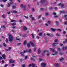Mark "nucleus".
Returning <instances> with one entry per match:
<instances>
[{
    "label": "nucleus",
    "instance_id": "f257e3e1",
    "mask_svg": "<svg viewBox=\"0 0 67 67\" xmlns=\"http://www.w3.org/2000/svg\"><path fill=\"white\" fill-rule=\"evenodd\" d=\"M8 35L9 36V42H11L13 39V36H12L11 34H8Z\"/></svg>",
    "mask_w": 67,
    "mask_h": 67
},
{
    "label": "nucleus",
    "instance_id": "f03ea898",
    "mask_svg": "<svg viewBox=\"0 0 67 67\" xmlns=\"http://www.w3.org/2000/svg\"><path fill=\"white\" fill-rule=\"evenodd\" d=\"M27 52V50H26L25 51L24 50L23 51V52H20V54L22 56H24V53H26Z\"/></svg>",
    "mask_w": 67,
    "mask_h": 67
},
{
    "label": "nucleus",
    "instance_id": "7ed1b4c3",
    "mask_svg": "<svg viewBox=\"0 0 67 67\" xmlns=\"http://www.w3.org/2000/svg\"><path fill=\"white\" fill-rule=\"evenodd\" d=\"M58 5H61V8H62L64 7V6L65 5V4L60 3Z\"/></svg>",
    "mask_w": 67,
    "mask_h": 67
},
{
    "label": "nucleus",
    "instance_id": "20e7f679",
    "mask_svg": "<svg viewBox=\"0 0 67 67\" xmlns=\"http://www.w3.org/2000/svg\"><path fill=\"white\" fill-rule=\"evenodd\" d=\"M15 62V61L12 59H10L9 60V63H14Z\"/></svg>",
    "mask_w": 67,
    "mask_h": 67
},
{
    "label": "nucleus",
    "instance_id": "39448f33",
    "mask_svg": "<svg viewBox=\"0 0 67 67\" xmlns=\"http://www.w3.org/2000/svg\"><path fill=\"white\" fill-rule=\"evenodd\" d=\"M30 43L31 45H32L33 47H35V45L32 42V41L30 42Z\"/></svg>",
    "mask_w": 67,
    "mask_h": 67
},
{
    "label": "nucleus",
    "instance_id": "423d86ee",
    "mask_svg": "<svg viewBox=\"0 0 67 67\" xmlns=\"http://www.w3.org/2000/svg\"><path fill=\"white\" fill-rule=\"evenodd\" d=\"M54 66L55 67H58L59 66V64L58 63H55L54 65Z\"/></svg>",
    "mask_w": 67,
    "mask_h": 67
},
{
    "label": "nucleus",
    "instance_id": "0eeeda50",
    "mask_svg": "<svg viewBox=\"0 0 67 67\" xmlns=\"http://www.w3.org/2000/svg\"><path fill=\"white\" fill-rule=\"evenodd\" d=\"M64 49H65L66 50V49H67V46H66V47H63V50L64 51Z\"/></svg>",
    "mask_w": 67,
    "mask_h": 67
},
{
    "label": "nucleus",
    "instance_id": "6e6552de",
    "mask_svg": "<svg viewBox=\"0 0 67 67\" xmlns=\"http://www.w3.org/2000/svg\"><path fill=\"white\" fill-rule=\"evenodd\" d=\"M60 13H64V14H65L66 13V12H65V11H60Z\"/></svg>",
    "mask_w": 67,
    "mask_h": 67
},
{
    "label": "nucleus",
    "instance_id": "1a4fd4ad",
    "mask_svg": "<svg viewBox=\"0 0 67 67\" xmlns=\"http://www.w3.org/2000/svg\"><path fill=\"white\" fill-rule=\"evenodd\" d=\"M51 30L52 31H53V32H55V31H56V29H53L52 28H51Z\"/></svg>",
    "mask_w": 67,
    "mask_h": 67
},
{
    "label": "nucleus",
    "instance_id": "9d476101",
    "mask_svg": "<svg viewBox=\"0 0 67 67\" xmlns=\"http://www.w3.org/2000/svg\"><path fill=\"white\" fill-rule=\"evenodd\" d=\"M27 42V41H26V40H25L24 42L23 43V44L24 45H26L27 43V42Z\"/></svg>",
    "mask_w": 67,
    "mask_h": 67
},
{
    "label": "nucleus",
    "instance_id": "9b49d317",
    "mask_svg": "<svg viewBox=\"0 0 67 67\" xmlns=\"http://www.w3.org/2000/svg\"><path fill=\"white\" fill-rule=\"evenodd\" d=\"M56 44L57 45V44H58V43L57 42L56 43H54L53 44H52V45L53 46H56Z\"/></svg>",
    "mask_w": 67,
    "mask_h": 67
},
{
    "label": "nucleus",
    "instance_id": "f8f14e48",
    "mask_svg": "<svg viewBox=\"0 0 67 67\" xmlns=\"http://www.w3.org/2000/svg\"><path fill=\"white\" fill-rule=\"evenodd\" d=\"M24 30H25V31H26L27 30V28L25 26H24Z\"/></svg>",
    "mask_w": 67,
    "mask_h": 67
},
{
    "label": "nucleus",
    "instance_id": "ddd939ff",
    "mask_svg": "<svg viewBox=\"0 0 67 67\" xmlns=\"http://www.w3.org/2000/svg\"><path fill=\"white\" fill-rule=\"evenodd\" d=\"M30 46H31V45H30V43H28L27 44V47L28 48H30Z\"/></svg>",
    "mask_w": 67,
    "mask_h": 67
},
{
    "label": "nucleus",
    "instance_id": "4468645a",
    "mask_svg": "<svg viewBox=\"0 0 67 67\" xmlns=\"http://www.w3.org/2000/svg\"><path fill=\"white\" fill-rule=\"evenodd\" d=\"M50 49L51 50V51H52V52H54V49H53V48H50Z\"/></svg>",
    "mask_w": 67,
    "mask_h": 67
},
{
    "label": "nucleus",
    "instance_id": "2eb2a0df",
    "mask_svg": "<svg viewBox=\"0 0 67 67\" xmlns=\"http://www.w3.org/2000/svg\"><path fill=\"white\" fill-rule=\"evenodd\" d=\"M41 66H42H42H46V63H42L41 65Z\"/></svg>",
    "mask_w": 67,
    "mask_h": 67
},
{
    "label": "nucleus",
    "instance_id": "dca6fc26",
    "mask_svg": "<svg viewBox=\"0 0 67 67\" xmlns=\"http://www.w3.org/2000/svg\"><path fill=\"white\" fill-rule=\"evenodd\" d=\"M38 53H39V54H40L41 53V50H40V49L39 48L38 50Z\"/></svg>",
    "mask_w": 67,
    "mask_h": 67
},
{
    "label": "nucleus",
    "instance_id": "f3484780",
    "mask_svg": "<svg viewBox=\"0 0 67 67\" xmlns=\"http://www.w3.org/2000/svg\"><path fill=\"white\" fill-rule=\"evenodd\" d=\"M59 59H60V62H62V60H64V58H60Z\"/></svg>",
    "mask_w": 67,
    "mask_h": 67
},
{
    "label": "nucleus",
    "instance_id": "a211bd4d",
    "mask_svg": "<svg viewBox=\"0 0 67 67\" xmlns=\"http://www.w3.org/2000/svg\"><path fill=\"white\" fill-rule=\"evenodd\" d=\"M10 5H13V2L12 1L10 2Z\"/></svg>",
    "mask_w": 67,
    "mask_h": 67
},
{
    "label": "nucleus",
    "instance_id": "6ab92c4d",
    "mask_svg": "<svg viewBox=\"0 0 67 67\" xmlns=\"http://www.w3.org/2000/svg\"><path fill=\"white\" fill-rule=\"evenodd\" d=\"M2 57L4 59H5V55L4 54H3L2 55Z\"/></svg>",
    "mask_w": 67,
    "mask_h": 67
},
{
    "label": "nucleus",
    "instance_id": "aec40b11",
    "mask_svg": "<svg viewBox=\"0 0 67 67\" xmlns=\"http://www.w3.org/2000/svg\"><path fill=\"white\" fill-rule=\"evenodd\" d=\"M2 17L3 18V19H4L5 18V16H4V14H3L2 16Z\"/></svg>",
    "mask_w": 67,
    "mask_h": 67
},
{
    "label": "nucleus",
    "instance_id": "412c9836",
    "mask_svg": "<svg viewBox=\"0 0 67 67\" xmlns=\"http://www.w3.org/2000/svg\"><path fill=\"white\" fill-rule=\"evenodd\" d=\"M31 35H32V38H34V34H33V33L31 34Z\"/></svg>",
    "mask_w": 67,
    "mask_h": 67
},
{
    "label": "nucleus",
    "instance_id": "4be33fe9",
    "mask_svg": "<svg viewBox=\"0 0 67 67\" xmlns=\"http://www.w3.org/2000/svg\"><path fill=\"white\" fill-rule=\"evenodd\" d=\"M19 60H20V62H22L24 60H23V59L21 58V59H19Z\"/></svg>",
    "mask_w": 67,
    "mask_h": 67
},
{
    "label": "nucleus",
    "instance_id": "5701e85b",
    "mask_svg": "<svg viewBox=\"0 0 67 67\" xmlns=\"http://www.w3.org/2000/svg\"><path fill=\"white\" fill-rule=\"evenodd\" d=\"M45 1V0H41V3H44V2Z\"/></svg>",
    "mask_w": 67,
    "mask_h": 67
},
{
    "label": "nucleus",
    "instance_id": "b1692460",
    "mask_svg": "<svg viewBox=\"0 0 67 67\" xmlns=\"http://www.w3.org/2000/svg\"><path fill=\"white\" fill-rule=\"evenodd\" d=\"M52 14L53 15H56V13L54 12H53L52 13Z\"/></svg>",
    "mask_w": 67,
    "mask_h": 67
},
{
    "label": "nucleus",
    "instance_id": "393cba45",
    "mask_svg": "<svg viewBox=\"0 0 67 67\" xmlns=\"http://www.w3.org/2000/svg\"><path fill=\"white\" fill-rule=\"evenodd\" d=\"M32 67H35V64H34V63H32Z\"/></svg>",
    "mask_w": 67,
    "mask_h": 67
},
{
    "label": "nucleus",
    "instance_id": "a878e982",
    "mask_svg": "<svg viewBox=\"0 0 67 67\" xmlns=\"http://www.w3.org/2000/svg\"><path fill=\"white\" fill-rule=\"evenodd\" d=\"M3 45L4 47H7V45H6V44H5V43H4L3 44Z\"/></svg>",
    "mask_w": 67,
    "mask_h": 67
},
{
    "label": "nucleus",
    "instance_id": "bb28decb",
    "mask_svg": "<svg viewBox=\"0 0 67 67\" xmlns=\"http://www.w3.org/2000/svg\"><path fill=\"white\" fill-rule=\"evenodd\" d=\"M27 37V34H25L24 35V37Z\"/></svg>",
    "mask_w": 67,
    "mask_h": 67
},
{
    "label": "nucleus",
    "instance_id": "cd10ccee",
    "mask_svg": "<svg viewBox=\"0 0 67 67\" xmlns=\"http://www.w3.org/2000/svg\"><path fill=\"white\" fill-rule=\"evenodd\" d=\"M16 24V23H13L12 24V26H14V25H15Z\"/></svg>",
    "mask_w": 67,
    "mask_h": 67
},
{
    "label": "nucleus",
    "instance_id": "c85d7f7f",
    "mask_svg": "<svg viewBox=\"0 0 67 67\" xmlns=\"http://www.w3.org/2000/svg\"><path fill=\"white\" fill-rule=\"evenodd\" d=\"M20 7L21 8H23V4H21L20 5Z\"/></svg>",
    "mask_w": 67,
    "mask_h": 67
},
{
    "label": "nucleus",
    "instance_id": "c756f323",
    "mask_svg": "<svg viewBox=\"0 0 67 67\" xmlns=\"http://www.w3.org/2000/svg\"><path fill=\"white\" fill-rule=\"evenodd\" d=\"M31 51L32 50H31V49H30L28 51H27V52H29V53H31Z\"/></svg>",
    "mask_w": 67,
    "mask_h": 67
},
{
    "label": "nucleus",
    "instance_id": "7c9ffc66",
    "mask_svg": "<svg viewBox=\"0 0 67 67\" xmlns=\"http://www.w3.org/2000/svg\"><path fill=\"white\" fill-rule=\"evenodd\" d=\"M41 15H40L38 16V19H40V18H41Z\"/></svg>",
    "mask_w": 67,
    "mask_h": 67
},
{
    "label": "nucleus",
    "instance_id": "2f4dec72",
    "mask_svg": "<svg viewBox=\"0 0 67 67\" xmlns=\"http://www.w3.org/2000/svg\"><path fill=\"white\" fill-rule=\"evenodd\" d=\"M13 13H17V11L15 10H14L13 11Z\"/></svg>",
    "mask_w": 67,
    "mask_h": 67
},
{
    "label": "nucleus",
    "instance_id": "473e14b6",
    "mask_svg": "<svg viewBox=\"0 0 67 67\" xmlns=\"http://www.w3.org/2000/svg\"><path fill=\"white\" fill-rule=\"evenodd\" d=\"M58 41V40L57 39H55L54 41V42H57Z\"/></svg>",
    "mask_w": 67,
    "mask_h": 67
},
{
    "label": "nucleus",
    "instance_id": "72a5a7b5",
    "mask_svg": "<svg viewBox=\"0 0 67 67\" xmlns=\"http://www.w3.org/2000/svg\"><path fill=\"white\" fill-rule=\"evenodd\" d=\"M24 17L26 18V19H29V18H28V17H27L25 16H24Z\"/></svg>",
    "mask_w": 67,
    "mask_h": 67
},
{
    "label": "nucleus",
    "instance_id": "f704fd0d",
    "mask_svg": "<svg viewBox=\"0 0 67 67\" xmlns=\"http://www.w3.org/2000/svg\"><path fill=\"white\" fill-rule=\"evenodd\" d=\"M42 35V33H39V36H41Z\"/></svg>",
    "mask_w": 67,
    "mask_h": 67
},
{
    "label": "nucleus",
    "instance_id": "c9c22d12",
    "mask_svg": "<svg viewBox=\"0 0 67 67\" xmlns=\"http://www.w3.org/2000/svg\"><path fill=\"white\" fill-rule=\"evenodd\" d=\"M21 66L22 67H25V64H24L23 65H22Z\"/></svg>",
    "mask_w": 67,
    "mask_h": 67
},
{
    "label": "nucleus",
    "instance_id": "e433bc0d",
    "mask_svg": "<svg viewBox=\"0 0 67 67\" xmlns=\"http://www.w3.org/2000/svg\"><path fill=\"white\" fill-rule=\"evenodd\" d=\"M58 51H60V50H61V49H60V48H58Z\"/></svg>",
    "mask_w": 67,
    "mask_h": 67
},
{
    "label": "nucleus",
    "instance_id": "4c0bfd02",
    "mask_svg": "<svg viewBox=\"0 0 67 67\" xmlns=\"http://www.w3.org/2000/svg\"><path fill=\"white\" fill-rule=\"evenodd\" d=\"M52 9H53V7H49V10H52Z\"/></svg>",
    "mask_w": 67,
    "mask_h": 67
},
{
    "label": "nucleus",
    "instance_id": "58836bf2",
    "mask_svg": "<svg viewBox=\"0 0 67 67\" xmlns=\"http://www.w3.org/2000/svg\"><path fill=\"white\" fill-rule=\"evenodd\" d=\"M10 6V3H8L7 5L8 7H9Z\"/></svg>",
    "mask_w": 67,
    "mask_h": 67
},
{
    "label": "nucleus",
    "instance_id": "ea45409f",
    "mask_svg": "<svg viewBox=\"0 0 67 67\" xmlns=\"http://www.w3.org/2000/svg\"><path fill=\"white\" fill-rule=\"evenodd\" d=\"M32 57L33 58H36V55H34L32 56Z\"/></svg>",
    "mask_w": 67,
    "mask_h": 67
},
{
    "label": "nucleus",
    "instance_id": "a19ab883",
    "mask_svg": "<svg viewBox=\"0 0 67 67\" xmlns=\"http://www.w3.org/2000/svg\"><path fill=\"white\" fill-rule=\"evenodd\" d=\"M21 43H18L17 44V45L18 46L20 45H21Z\"/></svg>",
    "mask_w": 67,
    "mask_h": 67
},
{
    "label": "nucleus",
    "instance_id": "79ce46f5",
    "mask_svg": "<svg viewBox=\"0 0 67 67\" xmlns=\"http://www.w3.org/2000/svg\"><path fill=\"white\" fill-rule=\"evenodd\" d=\"M32 15H30L29 16V17L30 18H32Z\"/></svg>",
    "mask_w": 67,
    "mask_h": 67
},
{
    "label": "nucleus",
    "instance_id": "37998d69",
    "mask_svg": "<svg viewBox=\"0 0 67 67\" xmlns=\"http://www.w3.org/2000/svg\"><path fill=\"white\" fill-rule=\"evenodd\" d=\"M53 35L51 34V35H50V37H52V36H53Z\"/></svg>",
    "mask_w": 67,
    "mask_h": 67
},
{
    "label": "nucleus",
    "instance_id": "c03bdc74",
    "mask_svg": "<svg viewBox=\"0 0 67 67\" xmlns=\"http://www.w3.org/2000/svg\"><path fill=\"white\" fill-rule=\"evenodd\" d=\"M57 51H55V55H57Z\"/></svg>",
    "mask_w": 67,
    "mask_h": 67
},
{
    "label": "nucleus",
    "instance_id": "a18cd8bd",
    "mask_svg": "<svg viewBox=\"0 0 67 67\" xmlns=\"http://www.w3.org/2000/svg\"><path fill=\"white\" fill-rule=\"evenodd\" d=\"M58 31L59 32H60L61 31V29H58Z\"/></svg>",
    "mask_w": 67,
    "mask_h": 67
},
{
    "label": "nucleus",
    "instance_id": "49530a36",
    "mask_svg": "<svg viewBox=\"0 0 67 67\" xmlns=\"http://www.w3.org/2000/svg\"><path fill=\"white\" fill-rule=\"evenodd\" d=\"M6 41L7 43L8 42V39L7 38H6Z\"/></svg>",
    "mask_w": 67,
    "mask_h": 67
},
{
    "label": "nucleus",
    "instance_id": "de8ad7c7",
    "mask_svg": "<svg viewBox=\"0 0 67 67\" xmlns=\"http://www.w3.org/2000/svg\"><path fill=\"white\" fill-rule=\"evenodd\" d=\"M27 58V56H26L25 57V59H26Z\"/></svg>",
    "mask_w": 67,
    "mask_h": 67
},
{
    "label": "nucleus",
    "instance_id": "09e8293b",
    "mask_svg": "<svg viewBox=\"0 0 67 67\" xmlns=\"http://www.w3.org/2000/svg\"><path fill=\"white\" fill-rule=\"evenodd\" d=\"M2 1H3V2H6V1H7V0H2Z\"/></svg>",
    "mask_w": 67,
    "mask_h": 67
},
{
    "label": "nucleus",
    "instance_id": "8fccbe9b",
    "mask_svg": "<svg viewBox=\"0 0 67 67\" xmlns=\"http://www.w3.org/2000/svg\"><path fill=\"white\" fill-rule=\"evenodd\" d=\"M23 7H24V10H25V9H26L25 6H24Z\"/></svg>",
    "mask_w": 67,
    "mask_h": 67
},
{
    "label": "nucleus",
    "instance_id": "3c124183",
    "mask_svg": "<svg viewBox=\"0 0 67 67\" xmlns=\"http://www.w3.org/2000/svg\"><path fill=\"white\" fill-rule=\"evenodd\" d=\"M32 11L33 12H34V11H35V9H34V8H32Z\"/></svg>",
    "mask_w": 67,
    "mask_h": 67
},
{
    "label": "nucleus",
    "instance_id": "603ef678",
    "mask_svg": "<svg viewBox=\"0 0 67 67\" xmlns=\"http://www.w3.org/2000/svg\"><path fill=\"white\" fill-rule=\"evenodd\" d=\"M33 50L34 52H35V51H36V48L33 49Z\"/></svg>",
    "mask_w": 67,
    "mask_h": 67
},
{
    "label": "nucleus",
    "instance_id": "864d4df0",
    "mask_svg": "<svg viewBox=\"0 0 67 67\" xmlns=\"http://www.w3.org/2000/svg\"><path fill=\"white\" fill-rule=\"evenodd\" d=\"M12 8L13 9H15V6H13Z\"/></svg>",
    "mask_w": 67,
    "mask_h": 67
},
{
    "label": "nucleus",
    "instance_id": "5fc2aeb1",
    "mask_svg": "<svg viewBox=\"0 0 67 67\" xmlns=\"http://www.w3.org/2000/svg\"><path fill=\"white\" fill-rule=\"evenodd\" d=\"M48 13H45V15H48Z\"/></svg>",
    "mask_w": 67,
    "mask_h": 67
},
{
    "label": "nucleus",
    "instance_id": "6e6d98bb",
    "mask_svg": "<svg viewBox=\"0 0 67 67\" xmlns=\"http://www.w3.org/2000/svg\"><path fill=\"white\" fill-rule=\"evenodd\" d=\"M8 50H9V51H10V49H11V48L10 47H8Z\"/></svg>",
    "mask_w": 67,
    "mask_h": 67
},
{
    "label": "nucleus",
    "instance_id": "4d7b16f0",
    "mask_svg": "<svg viewBox=\"0 0 67 67\" xmlns=\"http://www.w3.org/2000/svg\"><path fill=\"white\" fill-rule=\"evenodd\" d=\"M7 66H8V64H5V65H4V67H7Z\"/></svg>",
    "mask_w": 67,
    "mask_h": 67
},
{
    "label": "nucleus",
    "instance_id": "13d9d810",
    "mask_svg": "<svg viewBox=\"0 0 67 67\" xmlns=\"http://www.w3.org/2000/svg\"><path fill=\"white\" fill-rule=\"evenodd\" d=\"M31 66H32V65H31V64H29L28 65V67H31Z\"/></svg>",
    "mask_w": 67,
    "mask_h": 67
},
{
    "label": "nucleus",
    "instance_id": "bf43d9fd",
    "mask_svg": "<svg viewBox=\"0 0 67 67\" xmlns=\"http://www.w3.org/2000/svg\"><path fill=\"white\" fill-rule=\"evenodd\" d=\"M2 59H3L2 57H0V60H1Z\"/></svg>",
    "mask_w": 67,
    "mask_h": 67
},
{
    "label": "nucleus",
    "instance_id": "052dcab7",
    "mask_svg": "<svg viewBox=\"0 0 67 67\" xmlns=\"http://www.w3.org/2000/svg\"><path fill=\"white\" fill-rule=\"evenodd\" d=\"M55 23L57 24V25L58 24V21H55Z\"/></svg>",
    "mask_w": 67,
    "mask_h": 67
},
{
    "label": "nucleus",
    "instance_id": "680f3d73",
    "mask_svg": "<svg viewBox=\"0 0 67 67\" xmlns=\"http://www.w3.org/2000/svg\"><path fill=\"white\" fill-rule=\"evenodd\" d=\"M60 55H63V53H62V52H60Z\"/></svg>",
    "mask_w": 67,
    "mask_h": 67
},
{
    "label": "nucleus",
    "instance_id": "e2e57ef3",
    "mask_svg": "<svg viewBox=\"0 0 67 67\" xmlns=\"http://www.w3.org/2000/svg\"><path fill=\"white\" fill-rule=\"evenodd\" d=\"M10 13H11V12H7V14H9Z\"/></svg>",
    "mask_w": 67,
    "mask_h": 67
},
{
    "label": "nucleus",
    "instance_id": "0e129e2a",
    "mask_svg": "<svg viewBox=\"0 0 67 67\" xmlns=\"http://www.w3.org/2000/svg\"><path fill=\"white\" fill-rule=\"evenodd\" d=\"M33 59H34L32 58H30V60H34Z\"/></svg>",
    "mask_w": 67,
    "mask_h": 67
},
{
    "label": "nucleus",
    "instance_id": "69168bd1",
    "mask_svg": "<svg viewBox=\"0 0 67 67\" xmlns=\"http://www.w3.org/2000/svg\"><path fill=\"white\" fill-rule=\"evenodd\" d=\"M2 63H4V60H2Z\"/></svg>",
    "mask_w": 67,
    "mask_h": 67
},
{
    "label": "nucleus",
    "instance_id": "338daca9",
    "mask_svg": "<svg viewBox=\"0 0 67 67\" xmlns=\"http://www.w3.org/2000/svg\"><path fill=\"white\" fill-rule=\"evenodd\" d=\"M47 36H50V34H47Z\"/></svg>",
    "mask_w": 67,
    "mask_h": 67
},
{
    "label": "nucleus",
    "instance_id": "774afa93",
    "mask_svg": "<svg viewBox=\"0 0 67 67\" xmlns=\"http://www.w3.org/2000/svg\"><path fill=\"white\" fill-rule=\"evenodd\" d=\"M42 59H39V61H42Z\"/></svg>",
    "mask_w": 67,
    "mask_h": 67
}]
</instances>
